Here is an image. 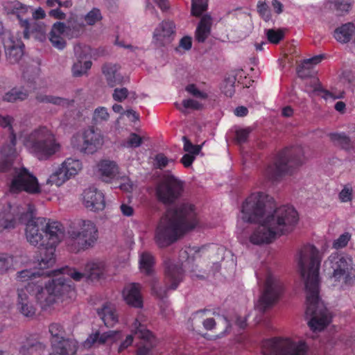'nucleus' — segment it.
Wrapping results in <instances>:
<instances>
[{
  "label": "nucleus",
  "mask_w": 355,
  "mask_h": 355,
  "mask_svg": "<svg viewBox=\"0 0 355 355\" xmlns=\"http://www.w3.org/2000/svg\"><path fill=\"white\" fill-rule=\"evenodd\" d=\"M35 99L38 103H51L55 105L63 107H67L70 105L69 100L67 98L53 95H46L41 93L37 94L35 96Z\"/></svg>",
  "instance_id": "33"
},
{
  "label": "nucleus",
  "mask_w": 355,
  "mask_h": 355,
  "mask_svg": "<svg viewBox=\"0 0 355 355\" xmlns=\"http://www.w3.org/2000/svg\"><path fill=\"white\" fill-rule=\"evenodd\" d=\"M74 53L78 60H87L91 57V48L85 44H77L74 46Z\"/></svg>",
  "instance_id": "44"
},
{
  "label": "nucleus",
  "mask_w": 355,
  "mask_h": 355,
  "mask_svg": "<svg viewBox=\"0 0 355 355\" xmlns=\"http://www.w3.org/2000/svg\"><path fill=\"white\" fill-rule=\"evenodd\" d=\"M39 266H40L39 265ZM49 268H41L40 267L39 271H33L31 270H23L17 272V278L21 281H27V280H33L37 277H49L51 275V270L44 271V269H48Z\"/></svg>",
  "instance_id": "34"
},
{
  "label": "nucleus",
  "mask_w": 355,
  "mask_h": 355,
  "mask_svg": "<svg viewBox=\"0 0 355 355\" xmlns=\"http://www.w3.org/2000/svg\"><path fill=\"white\" fill-rule=\"evenodd\" d=\"M24 146L40 160L48 159L60 148L55 142L54 135L46 127H41L33 131L25 139Z\"/></svg>",
  "instance_id": "8"
},
{
  "label": "nucleus",
  "mask_w": 355,
  "mask_h": 355,
  "mask_svg": "<svg viewBox=\"0 0 355 355\" xmlns=\"http://www.w3.org/2000/svg\"><path fill=\"white\" fill-rule=\"evenodd\" d=\"M49 40L52 45L60 50L63 49L66 46V42L61 35H50Z\"/></svg>",
  "instance_id": "62"
},
{
  "label": "nucleus",
  "mask_w": 355,
  "mask_h": 355,
  "mask_svg": "<svg viewBox=\"0 0 355 355\" xmlns=\"http://www.w3.org/2000/svg\"><path fill=\"white\" fill-rule=\"evenodd\" d=\"M119 66L112 63H105L102 66V73L105 76L107 85L114 87L124 83V77L119 73Z\"/></svg>",
  "instance_id": "22"
},
{
  "label": "nucleus",
  "mask_w": 355,
  "mask_h": 355,
  "mask_svg": "<svg viewBox=\"0 0 355 355\" xmlns=\"http://www.w3.org/2000/svg\"><path fill=\"white\" fill-rule=\"evenodd\" d=\"M28 93L17 88H12L3 96V101L8 103H15L27 98Z\"/></svg>",
  "instance_id": "38"
},
{
  "label": "nucleus",
  "mask_w": 355,
  "mask_h": 355,
  "mask_svg": "<svg viewBox=\"0 0 355 355\" xmlns=\"http://www.w3.org/2000/svg\"><path fill=\"white\" fill-rule=\"evenodd\" d=\"M99 172L103 181L107 182L116 177L118 167L114 162L103 161L100 164Z\"/></svg>",
  "instance_id": "31"
},
{
  "label": "nucleus",
  "mask_w": 355,
  "mask_h": 355,
  "mask_svg": "<svg viewBox=\"0 0 355 355\" xmlns=\"http://www.w3.org/2000/svg\"><path fill=\"white\" fill-rule=\"evenodd\" d=\"M266 35L269 42L277 44L284 37L285 30L270 28L266 30Z\"/></svg>",
  "instance_id": "41"
},
{
  "label": "nucleus",
  "mask_w": 355,
  "mask_h": 355,
  "mask_svg": "<svg viewBox=\"0 0 355 355\" xmlns=\"http://www.w3.org/2000/svg\"><path fill=\"white\" fill-rule=\"evenodd\" d=\"M136 326V334H139V336L147 341L150 342L151 338H153V334L151 331L146 329L145 326L138 322L137 320L135 322Z\"/></svg>",
  "instance_id": "55"
},
{
  "label": "nucleus",
  "mask_w": 355,
  "mask_h": 355,
  "mask_svg": "<svg viewBox=\"0 0 355 355\" xmlns=\"http://www.w3.org/2000/svg\"><path fill=\"white\" fill-rule=\"evenodd\" d=\"M104 270L105 263L102 261H92L85 266L86 277L92 281L102 278Z\"/></svg>",
  "instance_id": "28"
},
{
  "label": "nucleus",
  "mask_w": 355,
  "mask_h": 355,
  "mask_svg": "<svg viewBox=\"0 0 355 355\" xmlns=\"http://www.w3.org/2000/svg\"><path fill=\"white\" fill-rule=\"evenodd\" d=\"M102 19L101 11L98 8H93L85 17V21L89 25H94Z\"/></svg>",
  "instance_id": "54"
},
{
  "label": "nucleus",
  "mask_w": 355,
  "mask_h": 355,
  "mask_svg": "<svg viewBox=\"0 0 355 355\" xmlns=\"http://www.w3.org/2000/svg\"><path fill=\"white\" fill-rule=\"evenodd\" d=\"M175 24L171 21H163L155 28L153 33V42L158 47L169 45L175 36Z\"/></svg>",
  "instance_id": "18"
},
{
  "label": "nucleus",
  "mask_w": 355,
  "mask_h": 355,
  "mask_svg": "<svg viewBox=\"0 0 355 355\" xmlns=\"http://www.w3.org/2000/svg\"><path fill=\"white\" fill-rule=\"evenodd\" d=\"M155 161L157 164V168L160 169L166 166L169 162L168 159L163 153L157 154L155 157Z\"/></svg>",
  "instance_id": "63"
},
{
  "label": "nucleus",
  "mask_w": 355,
  "mask_h": 355,
  "mask_svg": "<svg viewBox=\"0 0 355 355\" xmlns=\"http://www.w3.org/2000/svg\"><path fill=\"white\" fill-rule=\"evenodd\" d=\"M36 289V301L44 311L50 309L62 297L69 295L71 297L73 293L71 280L63 275L49 281L44 288L38 286Z\"/></svg>",
  "instance_id": "7"
},
{
  "label": "nucleus",
  "mask_w": 355,
  "mask_h": 355,
  "mask_svg": "<svg viewBox=\"0 0 355 355\" xmlns=\"http://www.w3.org/2000/svg\"><path fill=\"white\" fill-rule=\"evenodd\" d=\"M140 268L146 274L150 275L152 271V267L154 264V259L151 254L147 252H144L141 255Z\"/></svg>",
  "instance_id": "43"
},
{
  "label": "nucleus",
  "mask_w": 355,
  "mask_h": 355,
  "mask_svg": "<svg viewBox=\"0 0 355 355\" xmlns=\"http://www.w3.org/2000/svg\"><path fill=\"white\" fill-rule=\"evenodd\" d=\"M7 153H0V173H8L11 177L10 191L18 193L26 191L30 194L40 193L37 178L24 167L13 166L17 157L15 148L8 147Z\"/></svg>",
  "instance_id": "5"
},
{
  "label": "nucleus",
  "mask_w": 355,
  "mask_h": 355,
  "mask_svg": "<svg viewBox=\"0 0 355 355\" xmlns=\"http://www.w3.org/2000/svg\"><path fill=\"white\" fill-rule=\"evenodd\" d=\"M184 142L183 150L188 154L198 155L200 154L202 150V145H194L186 136H183L182 138Z\"/></svg>",
  "instance_id": "49"
},
{
  "label": "nucleus",
  "mask_w": 355,
  "mask_h": 355,
  "mask_svg": "<svg viewBox=\"0 0 355 355\" xmlns=\"http://www.w3.org/2000/svg\"><path fill=\"white\" fill-rule=\"evenodd\" d=\"M27 210L21 212L19 222L26 225L27 241L38 246L41 268H51L55 263V247L64 236V230L58 221H46L45 218L35 217L34 207L27 205Z\"/></svg>",
  "instance_id": "3"
},
{
  "label": "nucleus",
  "mask_w": 355,
  "mask_h": 355,
  "mask_svg": "<svg viewBox=\"0 0 355 355\" xmlns=\"http://www.w3.org/2000/svg\"><path fill=\"white\" fill-rule=\"evenodd\" d=\"M164 272L166 281L168 285L166 288H163L156 284L152 287L153 293L159 299L166 297V291L168 289L175 290L177 288L180 282L182 280L184 270L182 263H175L173 261L168 259L164 261Z\"/></svg>",
  "instance_id": "14"
},
{
  "label": "nucleus",
  "mask_w": 355,
  "mask_h": 355,
  "mask_svg": "<svg viewBox=\"0 0 355 355\" xmlns=\"http://www.w3.org/2000/svg\"><path fill=\"white\" fill-rule=\"evenodd\" d=\"M304 343H295L290 339L274 338L266 340L262 345L263 355H306Z\"/></svg>",
  "instance_id": "11"
},
{
  "label": "nucleus",
  "mask_w": 355,
  "mask_h": 355,
  "mask_svg": "<svg viewBox=\"0 0 355 355\" xmlns=\"http://www.w3.org/2000/svg\"><path fill=\"white\" fill-rule=\"evenodd\" d=\"M329 136L335 146L345 150H349L352 147V141L345 133H330Z\"/></svg>",
  "instance_id": "35"
},
{
  "label": "nucleus",
  "mask_w": 355,
  "mask_h": 355,
  "mask_svg": "<svg viewBox=\"0 0 355 355\" xmlns=\"http://www.w3.org/2000/svg\"><path fill=\"white\" fill-rule=\"evenodd\" d=\"M182 106L183 107H181L177 103H175V107L177 109L180 110L182 113L187 114L186 110L187 109H191L194 110H201L202 107V105L198 102L196 100L193 99H184L182 101Z\"/></svg>",
  "instance_id": "47"
},
{
  "label": "nucleus",
  "mask_w": 355,
  "mask_h": 355,
  "mask_svg": "<svg viewBox=\"0 0 355 355\" xmlns=\"http://www.w3.org/2000/svg\"><path fill=\"white\" fill-rule=\"evenodd\" d=\"M142 138L135 132L130 133L128 140L127 146L130 148H137L141 146Z\"/></svg>",
  "instance_id": "59"
},
{
  "label": "nucleus",
  "mask_w": 355,
  "mask_h": 355,
  "mask_svg": "<svg viewBox=\"0 0 355 355\" xmlns=\"http://www.w3.org/2000/svg\"><path fill=\"white\" fill-rule=\"evenodd\" d=\"M110 114L105 107H98L94 111L92 122L94 125H98L103 121L108 120Z\"/></svg>",
  "instance_id": "45"
},
{
  "label": "nucleus",
  "mask_w": 355,
  "mask_h": 355,
  "mask_svg": "<svg viewBox=\"0 0 355 355\" xmlns=\"http://www.w3.org/2000/svg\"><path fill=\"white\" fill-rule=\"evenodd\" d=\"M351 238V234L349 232H345L341 234L336 240L333 243V247L336 249L344 248L347 245Z\"/></svg>",
  "instance_id": "56"
},
{
  "label": "nucleus",
  "mask_w": 355,
  "mask_h": 355,
  "mask_svg": "<svg viewBox=\"0 0 355 355\" xmlns=\"http://www.w3.org/2000/svg\"><path fill=\"white\" fill-rule=\"evenodd\" d=\"M324 58V55H318L313 56L311 58L304 60L300 65V69H297V73L299 77L305 78L308 76L305 73V69H309L313 65L318 64Z\"/></svg>",
  "instance_id": "37"
},
{
  "label": "nucleus",
  "mask_w": 355,
  "mask_h": 355,
  "mask_svg": "<svg viewBox=\"0 0 355 355\" xmlns=\"http://www.w3.org/2000/svg\"><path fill=\"white\" fill-rule=\"evenodd\" d=\"M207 8V0H192L191 13L199 17Z\"/></svg>",
  "instance_id": "50"
},
{
  "label": "nucleus",
  "mask_w": 355,
  "mask_h": 355,
  "mask_svg": "<svg viewBox=\"0 0 355 355\" xmlns=\"http://www.w3.org/2000/svg\"><path fill=\"white\" fill-rule=\"evenodd\" d=\"M17 308L25 316L30 317L35 313L34 306L30 302L26 291L21 288L17 289Z\"/></svg>",
  "instance_id": "24"
},
{
  "label": "nucleus",
  "mask_w": 355,
  "mask_h": 355,
  "mask_svg": "<svg viewBox=\"0 0 355 355\" xmlns=\"http://www.w3.org/2000/svg\"><path fill=\"white\" fill-rule=\"evenodd\" d=\"M269 196L253 193L243 203L241 219L247 223H261L250 237L254 245L271 243L277 237L291 232L298 222L297 211L293 206L282 205L272 212Z\"/></svg>",
  "instance_id": "1"
},
{
  "label": "nucleus",
  "mask_w": 355,
  "mask_h": 355,
  "mask_svg": "<svg viewBox=\"0 0 355 355\" xmlns=\"http://www.w3.org/2000/svg\"><path fill=\"white\" fill-rule=\"evenodd\" d=\"M282 290V284L279 280L268 274L263 291L257 305V309L261 312H264L267 308L272 306L277 300Z\"/></svg>",
  "instance_id": "16"
},
{
  "label": "nucleus",
  "mask_w": 355,
  "mask_h": 355,
  "mask_svg": "<svg viewBox=\"0 0 355 355\" xmlns=\"http://www.w3.org/2000/svg\"><path fill=\"white\" fill-rule=\"evenodd\" d=\"M83 204L92 211H99L105 207L103 193L94 187L85 189L83 193Z\"/></svg>",
  "instance_id": "20"
},
{
  "label": "nucleus",
  "mask_w": 355,
  "mask_h": 355,
  "mask_svg": "<svg viewBox=\"0 0 355 355\" xmlns=\"http://www.w3.org/2000/svg\"><path fill=\"white\" fill-rule=\"evenodd\" d=\"M62 169L63 168L60 166L52 173L47 180V184L60 187L67 180L70 179Z\"/></svg>",
  "instance_id": "39"
},
{
  "label": "nucleus",
  "mask_w": 355,
  "mask_h": 355,
  "mask_svg": "<svg viewBox=\"0 0 355 355\" xmlns=\"http://www.w3.org/2000/svg\"><path fill=\"white\" fill-rule=\"evenodd\" d=\"M198 221L192 205L183 203L167 209L155 232V242L165 248L175 242L187 232L195 228Z\"/></svg>",
  "instance_id": "4"
},
{
  "label": "nucleus",
  "mask_w": 355,
  "mask_h": 355,
  "mask_svg": "<svg viewBox=\"0 0 355 355\" xmlns=\"http://www.w3.org/2000/svg\"><path fill=\"white\" fill-rule=\"evenodd\" d=\"M324 266L331 278L335 281L343 279L345 284H351L354 275H352V261L343 254L334 253L324 261Z\"/></svg>",
  "instance_id": "12"
},
{
  "label": "nucleus",
  "mask_w": 355,
  "mask_h": 355,
  "mask_svg": "<svg viewBox=\"0 0 355 355\" xmlns=\"http://www.w3.org/2000/svg\"><path fill=\"white\" fill-rule=\"evenodd\" d=\"M83 61L78 60L77 62L73 64L72 67V73L73 76H81L87 69L91 68L92 63L90 60H85L83 64Z\"/></svg>",
  "instance_id": "46"
},
{
  "label": "nucleus",
  "mask_w": 355,
  "mask_h": 355,
  "mask_svg": "<svg viewBox=\"0 0 355 355\" xmlns=\"http://www.w3.org/2000/svg\"><path fill=\"white\" fill-rule=\"evenodd\" d=\"M186 90L196 98H200L202 99H206L207 98V94L200 91L194 84H190L187 85Z\"/></svg>",
  "instance_id": "60"
},
{
  "label": "nucleus",
  "mask_w": 355,
  "mask_h": 355,
  "mask_svg": "<svg viewBox=\"0 0 355 355\" xmlns=\"http://www.w3.org/2000/svg\"><path fill=\"white\" fill-rule=\"evenodd\" d=\"M64 173L69 178L74 176L81 169L82 164L78 159L67 158L62 164Z\"/></svg>",
  "instance_id": "36"
},
{
  "label": "nucleus",
  "mask_w": 355,
  "mask_h": 355,
  "mask_svg": "<svg viewBox=\"0 0 355 355\" xmlns=\"http://www.w3.org/2000/svg\"><path fill=\"white\" fill-rule=\"evenodd\" d=\"M8 13L16 15L19 19L20 26L24 28V38H29L31 33L36 32L44 33L45 32V26L44 24L37 22L35 19H32L29 21L27 19H24L23 16L27 12L29 7L23 5L19 1H13L8 3L6 6Z\"/></svg>",
  "instance_id": "15"
},
{
  "label": "nucleus",
  "mask_w": 355,
  "mask_h": 355,
  "mask_svg": "<svg viewBox=\"0 0 355 355\" xmlns=\"http://www.w3.org/2000/svg\"><path fill=\"white\" fill-rule=\"evenodd\" d=\"M257 11L266 21L270 19L271 15L268 10V6L265 2H259Z\"/></svg>",
  "instance_id": "58"
},
{
  "label": "nucleus",
  "mask_w": 355,
  "mask_h": 355,
  "mask_svg": "<svg viewBox=\"0 0 355 355\" xmlns=\"http://www.w3.org/2000/svg\"><path fill=\"white\" fill-rule=\"evenodd\" d=\"M52 352L49 355H75L78 346L73 340H66L56 345H51Z\"/></svg>",
  "instance_id": "29"
},
{
  "label": "nucleus",
  "mask_w": 355,
  "mask_h": 355,
  "mask_svg": "<svg viewBox=\"0 0 355 355\" xmlns=\"http://www.w3.org/2000/svg\"><path fill=\"white\" fill-rule=\"evenodd\" d=\"M250 132V128L237 130L236 132V139L239 144L245 142L248 139V135Z\"/></svg>",
  "instance_id": "64"
},
{
  "label": "nucleus",
  "mask_w": 355,
  "mask_h": 355,
  "mask_svg": "<svg viewBox=\"0 0 355 355\" xmlns=\"http://www.w3.org/2000/svg\"><path fill=\"white\" fill-rule=\"evenodd\" d=\"M354 33L355 26L354 24L348 22L336 28L334 36L340 43L345 44L352 39Z\"/></svg>",
  "instance_id": "26"
},
{
  "label": "nucleus",
  "mask_w": 355,
  "mask_h": 355,
  "mask_svg": "<svg viewBox=\"0 0 355 355\" xmlns=\"http://www.w3.org/2000/svg\"><path fill=\"white\" fill-rule=\"evenodd\" d=\"M68 25L71 26V30L69 31V35L71 37H79L83 31L84 26L81 24L72 23L69 21Z\"/></svg>",
  "instance_id": "61"
},
{
  "label": "nucleus",
  "mask_w": 355,
  "mask_h": 355,
  "mask_svg": "<svg viewBox=\"0 0 355 355\" xmlns=\"http://www.w3.org/2000/svg\"><path fill=\"white\" fill-rule=\"evenodd\" d=\"M123 296L129 306L142 308L143 300L140 295L139 284L134 283L125 287L123 291Z\"/></svg>",
  "instance_id": "23"
},
{
  "label": "nucleus",
  "mask_w": 355,
  "mask_h": 355,
  "mask_svg": "<svg viewBox=\"0 0 355 355\" xmlns=\"http://www.w3.org/2000/svg\"><path fill=\"white\" fill-rule=\"evenodd\" d=\"M44 349L45 345L43 343L34 340L30 341L27 345L22 346L21 347L20 352L24 354L26 352H33L34 351H43Z\"/></svg>",
  "instance_id": "52"
},
{
  "label": "nucleus",
  "mask_w": 355,
  "mask_h": 355,
  "mask_svg": "<svg viewBox=\"0 0 355 355\" xmlns=\"http://www.w3.org/2000/svg\"><path fill=\"white\" fill-rule=\"evenodd\" d=\"M3 44L7 60L11 64L17 63L24 55V44L21 40H15L10 33L3 36Z\"/></svg>",
  "instance_id": "17"
},
{
  "label": "nucleus",
  "mask_w": 355,
  "mask_h": 355,
  "mask_svg": "<svg viewBox=\"0 0 355 355\" xmlns=\"http://www.w3.org/2000/svg\"><path fill=\"white\" fill-rule=\"evenodd\" d=\"M96 312L107 327H111L118 321L114 309L110 303H105L101 309H96Z\"/></svg>",
  "instance_id": "27"
},
{
  "label": "nucleus",
  "mask_w": 355,
  "mask_h": 355,
  "mask_svg": "<svg viewBox=\"0 0 355 355\" xmlns=\"http://www.w3.org/2000/svg\"><path fill=\"white\" fill-rule=\"evenodd\" d=\"M123 336L120 331H108L101 334L97 331L96 333L89 335L85 341L84 346L85 347H91L92 345L96 343H98L99 344L106 343L114 344L121 340Z\"/></svg>",
  "instance_id": "21"
},
{
  "label": "nucleus",
  "mask_w": 355,
  "mask_h": 355,
  "mask_svg": "<svg viewBox=\"0 0 355 355\" xmlns=\"http://www.w3.org/2000/svg\"><path fill=\"white\" fill-rule=\"evenodd\" d=\"M236 81L235 76H230L225 79L223 86V92L226 96L232 97L235 92L234 84Z\"/></svg>",
  "instance_id": "51"
},
{
  "label": "nucleus",
  "mask_w": 355,
  "mask_h": 355,
  "mask_svg": "<svg viewBox=\"0 0 355 355\" xmlns=\"http://www.w3.org/2000/svg\"><path fill=\"white\" fill-rule=\"evenodd\" d=\"M71 30V26L70 25H66L63 22L57 21L55 22L51 28V31L49 33L50 35H61L65 34L66 35H69V31Z\"/></svg>",
  "instance_id": "48"
},
{
  "label": "nucleus",
  "mask_w": 355,
  "mask_h": 355,
  "mask_svg": "<svg viewBox=\"0 0 355 355\" xmlns=\"http://www.w3.org/2000/svg\"><path fill=\"white\" fill-rule=\"evenodd\" d=\"M12 266V257L7 254H0V275L6 273Z\"/></svg>",
  "instance_id": "53"
},
{
  "label": "nucleus",
  "mask_w": 355,
  "mask_h": 355,
  "mask_svg": "<svg viewBox=\"0 0 355 355\" xmlns=\"http://www.w3.org/2000/svg\"><path fill=\"white\" fill-rule=\"evenodd\" d=\"M338 15H344L349 12L352 6V0H329Z\"/></svg>",
  "instance_id": "40"
},
{
  "label": "nucleus",
  "mask_w": 355,
  "mask_h": 355,
  "mask_svg": "<svg viewBox=\"0 0 355 355\" xmlns=\"http://www.w3.org/2000/svg\"><path fill=\"white\" fill-rule=\"evenodd\" d=\"M27 207H22L19 205L12 206L8 203L0 212V228L1 230L12 229L15 227L16 217H19L21 212L26 211Z\"/></svg>",
  "instance_id": "19"
},
{
  "label": "nucleus",
  "mask_w": 355,
  "mask_h": 355,
  "mask_svg": "<svg viewBox=\"0 0 355 355\" xmlns=\"http://www.w3.org/2000/svg\"><path fill=\"white\" fill-rule=\"evenodd\" d=\"M58 274H67L76 281H80L83 277L86 276V272L85 273L79 272L69 267L51 270V275L55 276Z\"/></svg>",
  "instance_id": "42"
},
{
  "label": "nucleus",
  "mask_w": 355,
  "mask_h": 355,
  "mask_svg": "<svg viewBox=\"0 0 355 355\" xmlns=\"http://www.w3.org/2000/svg\"><path fill=\"white\" fill-rule=\"evenodd\" d=\"M129 92L127 88H116L112 94V98L114 101L118 102H122L128 98Z\"/></svg>",
  "instance_id": "57"
},
{
  "label": "nucleus",
  "mask_w": 355,
  "mask_h": 355,
  "mask_svg": "<svg viewBox=\"0 0 355 355\" xmlns=\"http://www.w3.org/2000/svg\"><path fill=\"white\" fill-rule=\"evenodd\" d=\"M49 332L51 334V345H59L66 340H70L67 338V334L62 325L58 323H53L49 326Z\"/></svg>",
  "instance_id": "32"
},
{
  "label": "nucleus",
  "mask_w": 355,
  "mask_h": 355,
  "mask_svg": "<svg viewBox=\"0 0 355 355\" xmlns=\"http://www.w3.org/2000/svg\"><path fill=\"white\" fill-rule=\"evenodd\" d=\"M305 159V152L301 146L286 147L268 165L265 175L272 182L279 181L283 176L291 174L295 168L302 165Z\"/></svg>",
  "instance_id": "6"
},
{
  "label": "nucleus",
  "mask_w": 355,
  "mask_h": 355,
  "mask_svg": "<svg viewBox=\"0 0 355 355\" xmlns=\"http://www.w3.org/2000/svg\"><path fill=\"white\" fill-rule=\"evenodd\" d=\"M68 234L67 244L75 252L92 247L98 239L97 228L89 220H77Z\"/></svg>",
  "instance_id": "9"
},
{
  "label": "nucleus",
  "mask_w": 355,
  "mask_h": 355,
  "mask_svg": "<svg viewBox=\"0 0 355 355\" xmlns=\"http://www.w3.org/2000/svg\"><path fill=\"white\" fill-rule=\"evenodd\" d=\"M13 121V119L8 116H3L0 114V126L6 128H8L10 130V144H6L2 147V148L0 150V153H7L8 147L15 148L16 145V135L14 133V130L12 127V122Z\"/></svg>",
  "instance_id": "30"
},
{
  "label": "nucleus",
  "mask_w": 355,
  "mask_h": 355,
  "mask_svg": "<svg viewBox=\"0 0 355 355\" xmlns=\"http://www.w3.org/2000/svg\"><path fill=\"white\" fill-rule=\"evenodd\" d=\"M184 191V183L173 175L164 174L155 187V196L164 205L175 203L181 197Z\"/></svg>",
  "instance_id": "10"
},
{
  "label": "nucleus",
  "mask_w": 355,
  "mask_h": 355,
  "mask_svg": "<svg viewBox=\"0 0 355 355\" xmlns=\"http://www.w3.org/2000/svg\"><path fill=\"white\" fill-rule=\"evenodd\" d=\"M72 146L80 153L92 155L97 152L103 144V137L99 130L90 126L79 137H73Z\"/></svg>",
  "instance_id": "13"
},
{
  "label": "nucleus",
  "mask_w": 355,
  "mask_h": 355,
  "mask_svg": "<svg viewBox=\"0 0 355 355\" xmlns=\"http://www.w3.org/2000/svg\"><path fill=\"white\" fill-rule=\"evenodd\" d=\"M211 17L209 15L202 17L196 31V40L203 43L211 33Z\"/></svg>",
  "instance_id": "25"
},
{
  "label": "nucleus",
  "mask_w": 355,
  "mask_h": 355,
  "mask_svg": "<svg viewBox=\"0 0 355 355\" xmlns=\"http://www.w3.org/2000/svg\"><path fill=\"white\" fill-rule=\"evenodd\" d=\"M322 261L318 250L307 244L299 251L297 265L304 279L306 291V317L310 329L315 332L323 330L331 322L330 313L319 297V270Z\"/></svg>",
  "instance_id": "2"
}]
</instances>
